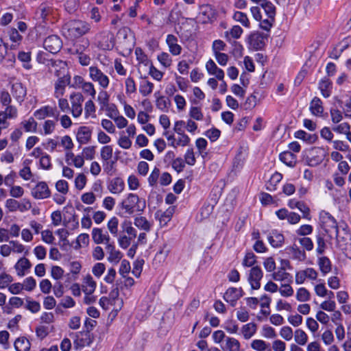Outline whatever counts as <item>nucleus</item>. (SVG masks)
Instances as JSON below:
<instances>
[{"label": "nucleus", "mask_w": 351, "mask_h": 351, "mask_svg": "<svg viewBox=\"0 0 351 351\" xmlns=\"http://www.w3.org/2000/svg\"><path fill=\"white\" fill-rule=\"evenodd\" d=\"M12 253L22 254L27 255L29 253V250L21 243L17 240H11Z\"/></svg>", "instance_id": "50"}, {"label": "nucleus", "mask_w": 351, "mask_h": 351, "mask_svg": "<svg viewBox=\"0 0 351 351\" xmlns=\"http://www.w3.org/2000/svg\"><path fill=\"white\" fill-rule=\"evenodd\" d=\"M86 182H87L86 176L82 173H78L76 176L75 180H74L75 187L77 190L82 191L86 186Z\"/></svg>", "instance_id": "61"}, {"label": "nucleus", "mask_w": 351, "mask_h": 351, "mask_svg": "<svg viewBox=\"0 0 351 351\" xmlns=\"http://www.w3.org/2000/svg\"><path fill=\"white\" fill-rule=\"evenodd\" d=\"M31 267L30 261L27 258L22 257L16 263L14 269L18 276H24Z\"/></svg>", "instance_id": "24"}, {"label": "nucleus", "mask_w": 351, "mask_h": 351, "mask_svg": "<svg viewBox=\"0 0 351 351\" xmlns=\"http://www.w3.org/2000/svg\"><path fill=\"white\" fill-rule=\"evenodd\" d=\"M88 75L90 79L97 83L102 89L108 88L110 82V78L97 66H90L88 68Z\"/></svg>", "instance_id": "4"}, {"label": "nucleus", "mask_w": 351, "mask_h": 351, "mask_svg": "<svg viewBox=\"0 0 351 351\" xmlns=\"http://www.w3.org/2000/svg\"><path fill=\"white\" fill-rule=\"evenodd\" d=\"M213 17L214 11L210 5H205L201 7V11L199 14V19L202 23H208Z\"/></svg>", "instance_id": "31"}, {"label": "nucleus", "mask_w": 351, "mask_h": 351, "mask_svg": "<svg viewBox=\"0 0 351 351\" xmlns=\"http://www.w3.org/2000/svg\"><path fill=\"white\" fill-rule=\"evenodd\" d=\"M121 228L123 231L127 234V236L131 237L132 239H134L136 237V230L132 226L131 221H124L121 223Z\"/></svg>", "instance_id": "58"}, {"label": "nucleus", "mask_w": 351, "mask_h": 351, "mask_svg": "<svg viewBox=\"0 0 351 351\" xmlns=\"http://www.w3.org/2000/svg\"><path fill=\"white\" fill-rule=\"evenodd\" d=\"M176 136V148L178 147H186L191 143L190 137L184 132H178Z\"/></svg>", "instance_id": "40"}, {"label": "nucleus", "mask_w": 351, "mask_h": 351, "mask_svg": "<svg viewBox=\"0 0 351 351\" xmlns=\"http://www.w3.org/2000/svg\"><path fill=\"white\" fill-rule=\"evenodd\" d=\"M93 335L89 331L78 332L74 341V346L76 348L90 346L93 341Z\"/></svg>", "instance_id": "16"}, {"label": "nucleus", "mask_w": 351, "mask_h": 351, "mask_svg": "<svg viewBox=\"0 0 351 351\" xmlns=\"http://www.w3.org/2000/svg\"><path fill=\"white\" fill-rule=\"evenodd\" d=\"M232 18L236 22L240 23L243 26L245 27H250V21L245 13L237 11L234 13Z\"/></svg>", "instance_id": "52"}, {"label": "nucleus", "mask_w": 351, "mask_h": 351, "mask_svg": "<svg viewBox=\"0 0 351 351\" xmlns=\"http://www.w3.org/2000/svg\"><path fill=\"white\" fill-rule=\"evenodd\" d=\"M25 130L27 132H35L37 129V123L34 118L30 117L27 120H25L21 123Z\"/></svg>", "instance_id": "62"}, {"label": "nucleus", "mask_w": 351, "mask_h": 351, "mask_svg": "<svg viewBox=\"0 0 351 351\" xmlns=\"http://www.w3.org/2000/svg\"><path fill=\"white\" fill-rule=\"evenodd\" d=\"M221 348L225 351H240L241 343L234 337H226L224 345Z\"/></svg>", "instance_id": "30"}, {"label": "nucleus", "mask_w": 351, "mask_h": 351, "mask_svg": "<svg viewBox=\"0 0 351 351\" xmlns=\"http://www.w3.org/2000/svg\"><path fill=\"white\" fill-rule=\"evenodd\" d=\"M155 98V105L157 109L163 112H167L171 106V101L167 97L162 95L160 91H157L154 95Z\"/></svg>", "instance_id": "20"}, {"label": "nucleus", "mask_w": 351, "mask_h": 351, "mask_svg": "<svg viewBox=\"0 0 351 351\" xmlns=\"http://www.w3.org/2000/svg\"><path fill=\"white\" fill-rule=\"evenodd\" d=\"M259 5L264 11L265 16L275 17L276 8L271 2L264 0Z\"/></svg>", "instance_id": "44"}, {"label": "nucleus", "mask_w": 351, "mask_h": 351, "mask_svg": "<svg viewBox=\"0 0 351 351\" xmlns=\"http://www.w3.org/2000/svg\"><path fill=\"white\" fill-rule=\"evenodd\" d=\"M189 117L190 119L201 121L204 119V114L200 107L191 106L189 111Z\"/></svg>", "instance_id": "51"}, {"label": "nucleus", "mask_w": 351, "mask_h": 351, "mask_svg": "<svg viewBox=\"0 0 351 351\" xmlns=\"http://www.w3.org/2000/svg\"><path fill=\"white\" fill-rule=\"evenodd\" d=\"M125 93L127 95H131L136 91V86L134 78L131 76L128 77L125 80Z\"/></svg>", "instance_id": "63"}, {"label": "nucleus", "mask_w": 351, "mask_h": 351, "mask_svg": "<svg viewBox=\"0 0 351 351\" xmlns=\"http://www.w3.org/2000/svg\"><path fill=\"white\" fill-rule=\"evenodd\" d=\"M69 101L71 103L69 111L71 115L74 118L80 117L83 112L84 95L80 92H73L69 95Z\"/></svg>", "instance_id": "5"}, {"label": "nucleus", "mask_w": 351, "mask_h": 351, "mask_svg": "<svg viewBox=\"0 0 351 351\" xmlns=\"http://www.w3.org/2000/svg\"><path fill=\"white\" fill-rule=\"evenodd\" d=\"M280 160L289 167H294L296 164V156L291 152H284L280 154Z\"/></svg>", "instance_id": "35"}, {"label": "nucleus", "mask_w": 351, "mask_h": 351, "mask_svg": "<svg viewBox=\"0 0 351 351\" xmlns=\"http://www.w3.org/2000/svg\"><path fill=\"white\" fill-rule=\"evenodd\" d=\"M81 287L84 294H93L96 290L97 282L90 274H87L82 279Z\"/></svg>", "instance_id": "19"}, {"label": "nucleus", "mask_w": 351, "mask_h": 351, "mask_svg": "<svg viewBox=\"0 0 351 351\" xmlns=\"http://www.w3.org/2000/svg\"><path fill=\"white\" fill-rule=\"evenodd\" d=\"M134 223L138 228L146 232H149L152 227L151 223L145 217L142 216L136 217Z\"/></svg>", "instance_id": "46"}, {"label": "nucleus", "mask_w": 351, "mask_h": 351, "mask_svg": "<svg viewBox=\"0 0 351 351\" xmlns=\"http://www.w3.org/2000/svg\"><path fill=\"white\" fill-rule=\"evenodd\" d=\"M69 271L73 280H76L82 270V266L80 261H71L69 264Z\"/></svg>", "instance_id": "49"}, {"label": "nucleus", "mask_w": 351, "mask_h": 351, "mask_svg": "<svg viewBox=\"0 0 351 351\" xmlns=\"http://www.w3.org/2000/svg\"><path fill=\"white\" fill-rule=\"evenodd\" d=\"M263 276L261 269L258 267H253L249 274L248 281L253 289H258L261 287V280Z\"/></svg>", "instance_id": "14"}, {"label": "nucleus", "mask_w": 351, "mask_h": 351, "mask_svg": "<svg viewBox=\"0 0 351 351\" xmlns=\"http://www.w3.org/2000/svg\"><path fill=\"white\" fill-rule=\"evenodd\" d=\"M53 12V8L46 4H41L38 8L36 15L38 19H41L43 21L47 20L48 16Z\"/></svg>", "instance_id": "36"}, {"label": "nucleus", "mask_w": 351, "mask_h": 351, "mask_svg": "<svg viewBox=\"0 0 351 351\" xmlns=\"http://www.w3.org/2000/svg\"><path fill=\"white\" fill-rule=\"evenodd\" d=\"M121 215L130 217L135 213L142 212L145 208V201L134 193H129L119 204Z\"/></svg>", "instance_id": "1"}, {"label": "nucleus", "mask_w": 351, "mask_h": 351, "mask_svg": "<svg viewBox=\"0 0 351 351\" xmlns=\"http://www.w3.org/2000/svg\"><path fill=\"white\" fill-rule=\"evenodd\" d=\"M135 55L136 56V60L139 64H142L145 66H148L152 64V62L149 60L147 55L143 52V51L141 48H136Z\"/></svg>", "instance_id": "57"}, {"label": "nucleus", "mask_w": 351, "mask_h": 351, "mask_svg": "<svg viewBox=\"0 0 351 351\" xmlns=\"http://www.w3.org/2000/svg\"><path fill=\"white\" fill-rule=\"evenodd\" d=\"M90 41L88 38H82L75 42L73 45L67 49L69 53L73 55H77L88 51Z\"/></svg>", "instance_id": "18"}, {"label": "nucleus", "mask_w": 351, "mask_h": 351, "mask_svg": "<svg viewBox=\"0 0 351 351\" xmlns=\"http://www.w3.org/2000/svg\"><path fill=\"white\" fill-rule=\"evenodd\" d=\"M309 110L313 115L321 117L324 112L322 100L319 97H315L310 102Z\"/></svg>", "instance_id": "29"}, {"label": "nucleus", "mask_w": 351, "mask_h": 351, "mask_svg": "<svg viewBox=\"0 0 351 351\" xmlns=\"http://www.w3.org/2000/svg\"><path fill=\"white\" fill-rule=\"evenodd\" d=\"M91 130L86 126H81L78 128L76 138L79 143L86 144L91 138Z\"/></svg>", "instance_id": "26"}, {"label": "nucleus", "mask_w": 351, "mask_h": 351, "mask_svg": "<svg viewBox=\"0 0 351 351\" xmlns=\"http://www.w3.org/2000/svg\"><path fill=\"white\" fill-rule=\"evenodd\" d=\"M11 84V93L14 98L19 103H21L26 95V88L20 82H10Z\"/></svg>", "instance_id": "17"}, {"label": "nucleus", "mask_w": 351, "mask_h": 351, "mask_svg": "<svg viewBox=\"0 0 351 351\" xmlns=\"http://www.w3.org/2000/svg\"><path fill=\"white\" fill-rule=\"evenodd\" d=\"M317 264L321 272L326 275L332 269L331 262L328 258L326 256L321 257L318 259Z\"/></svg>", "instance_id": "38"}, {"label": "nucleus", "mask_w": 351, "mask_h": 351, "mask_svg": "<svg viewBox=\"0 0 351 351\" xmlns=\"http://www.w3.org/2000/svg\"><path fill=\"white\" fill-rule=\"evenodd\" d=\"M295 137L298 139H302L309 144L315 143L318 138L317 136L315 134H308L303 130H298L295 132Z\"/></svg>", "instance_id": "34"}, {"label": "nucleus", "mask_w": 351, "mask_h": 351, "mask_svg": "<svg viewBox=\"0 0 351 351\" xmlns=\"http://www.w3.org/2000/svg\"><path fill=\"white\" fill-rule=\"evenodd\" d=\"M124 188L125 183L121 178H113L108 186L109 191L113 194H120L123 191Z\"/></svg>", "instance_id": "27"}, {"label": "nucleus", "mask_w": 351, "mask_h": 351, "mask_svg": "<svg viewBox=\"0 0 351 351\" xmlns=\"http://www.w3.org/2000/svg\"><path fill=\"white\" fill-rule=\"evenodd\" d=\"M318 277L317 271L311 267H308L296 272L295 282L297 284H303L306 280H315Z\"/></svg>", "instance_id": "10"}, {"label": "nucleus", "mask_w": 351, "mask_h": 351, "mask_svg": "<svg viewBox=\"0 0 351 351\" xmlns=\"http://www.w3.org/2000/svg\"><path fill=\"white\" fill-rule=\"evenodd\" d=\"M205 67L209 75L215 76L216 79L219 81L223 80L225 76L224 71L219 68L212 59L206 62Z\"/></svg>", "instance_id": "21"}, {"label": "nucleus", "mask_w": 351, "mask_h": 351, "mask_svg": "<svg viewBox=\"0 0 351 351\" xmlns=\"http://www.w3.org/2000/svg\"><path fill=\"white\" fill-rule=\"evenodd\" d=\"M61 39L56 35H51L46 38L43 42L44 48L51 53H58L62 48Z\"/></svg>", "instance_id": "8"}, {"label": "nucleus", "mask_w": 351, "mask_h": 351, "mask_svg": "<svg viewBox=\"0 0 351 351\" xmlns=\"http://www.w3.org/2000/svg\"><path fill=\"white\" fill-rule=\"evenodd\" d=\"M31 195L36 199H43L50 197L51 191L45 182H39L32 188Z\"/></svg>", "instance_id": "7"}, {"label": "nucleus", "mask_w": 351, "mask_h": 351, "mask_svg": "<svg viewBox=\"0 0 351 351\" xmlns=\"http://www.w3.org/2000/svg\"><path fill=\"white\" fill-rule=\"evenodd\" d=\"M91 236L93 242L97 244L104 243L106 245L111 243L110 237L107 232H104L101 228H94L92 230Z\"/></svg>", "instance_id": "15"}, {"label": "nucleus", "mask_w": 351, "mask_h": 351, "mask_svg": "<svg viewBox=\"0 0 351 351\" xmlns=\"http://www.w3.org/2000/svg\"><path fill=\"white\" fill-rule=\"evenodd\" d=\"M30 345V342L25 337H19L14 342L16 351H29Z\"/></svg>", "instance_id": "45"}, {"label": "nucleus", "mask_w": 351, "mask_h": 351, "mask_svg": "<svg viewBox=\"0 0 351 351\" xmlns=\"http://www.w3.org/2000/svg\"><path fill=\"white\" fill-rule=\"evenodd\" d=\"M62 29L65 36L78 38L88 34L91 29V25L84 21L74 20L66 23Z\"/></svg>", "instance_id": "2"}, {"label": "nucleus", "mask_w": 351, "mask_h": 351, "mask_svg": "<svg viewBox=\"0 0 351 351\" xmlns=\"http://www.w3.org/2000/svg\"><path fill=\"white\" fill-rule=\"evenodd\" d=\"M240 297V291L235 289L231 288L227 290L224 294V300L228 303V305L234 306L237 304V300Z\"/></svg>", "instance_id": "28"}, {"label": "nucleus", "mask_w": 351, "mask_h": 351, "mask_svg": "<svg viewBox=\"0 0 351 351\" xmlns=\"http://www.w3.org/2000/svg\"><path fill=\"white\" fill-rule=\"evenodd\" d=\"M175 212V208L173 206L169 207L165 212L160 213L158 215V219L160 224L163 226L166 225L171 219Z\"/></svg>", "instance_id": "48"}, {"label": "nucleus", "mask_w": 351, "mask_h": 351, "mask_svg": "<svg viewBox=\"0 0 351 351\" xmlns=\"http://www.w3.org/2000/svg\"><path fill=\"white\" fill-rule=\"evenodd\" d=\"M250 347L255 351H271L269 344L262 339H254L250 343Z\"/></svg>", "instance_id": "37"}, {"label": "nucleus", "mask_w": 351, "mask_h": 351, "mask_svg": "<svg viewBox=\"0 0 351 351\" xmlns=\"http://www.w3.org/2000/svg\"><path fill=\"white\" fill-rule=\"evenodd\" d=\"M318 88L320 90L322 95L324 98H328L332 94V82L329 78L324 77L319 82Z\"/></svg>", "instance_id": "23"}, {"label": "nucleus", "mask_w": 351, "mask_h": 351, "mask_svg": "<svg viewBox=\"0 0 351 351\" xmlns=\"http://www.w3.org/2000/svg\"><path fill=\"white\" fill-rule=\"evenodd\" d=\"M272 278L274 280L280 281L283 283H290L292 282V276L290 274L285 271L282 268L272 274Z\"/></svg>", "instance_id": "33"}, {"label": "nucleus", "mask_w": 351, "mask_h": 351, "mask_svg": "<svg viewBox=\"0 0 351 351\" xmlns=\"http://www.w3.org/2000/svg\"><path fill=\"white\" fill-rule=\"evenodd\" d=\"M319 222L326 232L334 233L336 237L338 236L339 229L337 221L329 213L322 210L319 213Z\"/></svg>", "instance_id": "3"}, {"label": "nucleus", "mask_w": 351, "mask_h": 351, "mask_svg": "<svg viewBox=\"0 0 351 351\" xmlns=\"http://www.w3.org/2000/svg\"><path fill=\"white\" fill-rule=\"evenodd\" d=\"M267 240L272 247H280L284 243L285 237L282 234L274 230L269 232Z\"/></svg>", "instance_id": "25"}, {"label": "nucleus", "mask_w": 351, "mask_h": 351, "mask_svg": "<svg viewBox=\"0 0 351 351\" xmlns=\"http://www.w3.org/2000/svg\"><path fill=\"white\" fill-rule=\"evenodd\" d=\"M99 38L98 47L104 50H110L114 47V36L113 34L108 31L102 32L97 35Z\"/></svg>", "instance_id": "11"}, {"label": "nucleus", "mask_w": 351, "mask_h": 351, "mask_svg": "<svg viewBox=\"0 0 351 351\" xmlns=\"http://www.w3.org/2000/svg\"><path fill=\"white\" fill-rule=\"evenodd\" d=\"M243 34V29L239 25H234L230 31L225 32V37L227 40H230L231 38L237 39Z\"/></svg>", "instance_id": "55"}, {"label": "nucleus", "mask_w": 351, "mask_h": 351, "mask_svg": "<svg viewBox=\"0 0 351 351\" xmlns=\"http://www.w3.org/2000/svg\"><path fill=\"white\" fill-rule=\"evenodd\" d=\"M154 85L149 80L143 81L139 86V93L143 97L149 95L154 90Z\"/></svg>", "instance_id": "43"}, {"label": "nucleus", "mask_w": 351, "mask_h": 351, "mask_svg": "<svg viewBox=\"0 0 351 351\" xmlns=\"http://www.w3.org/2000/svg\"><path fill=\"white\" fill-rule=\"evenodd\" d=\"M248 42L251 47L257 50L263 46V37L260 33L254 32L249 36Z\"/></svg>", "instance_id": "32"}, {"label": "nucleus", "mask_w": 351, "mask_h": 351, "mask_svg": "<svg viewBox=\"0 0 351 351\" xmlns=\"http://www.w3.org/2000/svg\"><path fill=\"white\" fill-rule=\"evenodd\" d=\"M117 144L122 149H129L132 147V141L129 136L121 134L117 140Z\"/></svg>", "instance_id": "59"}, {"label": "nucleus", "mask_w": 351, "mask_h": 351, "mask_svg": "<svg viewBox=\"0 0 351 351\" xmlns=\"http://www.w3.org/2000/svg\"><path fill=\"white\" fill-rule=\"evenodd\" d=\"M279 334L282 339L289 341L292 339L294 332L291 327L286 326L280 328Z\"/></svg>", "instance_id": "64"}, {"label": "nucleus", "mask_w": 351, "mask_h": 351, "mask_svg": "<svg viewBox=\"0 0 351 351\" xmlns=\"http://www.w3.org/2000/svg\"><path fill=\"white\" fill-rule=\"evenodd\" d=\"M59 147H61L66 151H71L74 147L72 138L69 135L59 136Z\"/></svg>", "instance_id": "47"}, {"label": "nucleus", "mask_w": 351, "mask_h": 351, "mask_svg": "<svg viewBox=\"0 0 351 351\" xmlns=\"http://www.w3.org/2000/svg\"><path fill=\"white\" fill-rule=\"evenodd\" d=\"M169 51L173 56H178L182 52V47L178 43V38L173 34H168L166 38Z\"/></svg>", "instance_id": "22"}, {"label": "nucleus", "mask_w": 351, "mask_h": 351, "mask_svg": "<svg viewBox=\"0 0 351 351\" xmlns=\"http://www.w3.org/2000/svg\"><path fill=\"white\" fill-rule=\"evenodd\" d=\"M294 341L295 343L300 346H304L308 342V335L302 329L298 328L294 331Z\"/></svg>", "instance_id": "42"}, {"label": "nucleus", "mask_w": 351, "mask_h": 351, "mask_svg": "<svg viewBox=\"0 0 351 351\" xmlns=\"http://www.w3.org/2000/svg\"><path fill=\"white\" fill-rule=\"evenodd\" d=\"M71 76L69 75H64L59 77L54 83V93L53 96L55 98H61L65 94L66 86L70 84Z\"/></svg>", "instance_id": "9"}, {"label": "nucleus", "mask_w": 351, "mask_h": 351, "mask_svg": "<svg viewBox=\"0 0 351 351\" xmlns=\"http://www.w3.org/2000/svg\"><path fill=\"white\" fill-rule=\"evenodd\" d=\"M108 254L107 260L112 265H117L123 257V254L117 250L113 242L105 247Z\"/></svg>", "instance_id": "13"}, {"label": "nucleus", "mask_w": 351, "mask_h": 351, "mask_svg": "<svg viewBox=\"0 0 351 351\" xmlns=\"http://www.w3.org/2000/svg\"><path fill=\"white\" fill-rule=\"evenodd\" d=\"M95 105L93 101V99H89L86 101L84 106V113L86 118L90 117H95Z\"/></svg>", "instance_id": "60"}, {"label": "nucleus", "mask_w": 351, "mask_h": 351, "mask_svg": "<svg viewBox=\"0 0 351 351\" xmlns=\"http://www.w3.org/2000/svg\"><path fill=\"white\" fill-rule=\"evenodd\" d=\"M83 93L86 95H89L92 99H94L96 95V89L93 82L86 81L80 88Z\"/></svg>", "instance_id": "53"}, {"label": "nucleus", "mask_w": 351, "mask_h": 351, "mask_svg": "<svg viewBox=\"0 0 351 351\" xmlns=\"http://www.w3.org/2000/svg\"><path fill=\"white\" fill-rule=\"evenodd\" d=\"M324 158V150L322 147H315L308 151L306 157V162L308 166L316 167L322 162Z\"/></svg>", "instance_id": "6"}, {"label": "nucleus", "mask_w": 351, "mask_h": 351, "mask_svg": "<svg viewBox=\"0 0 351 351\" xmlns=\"http://www.w3.org/2000/svg\"><path fill=\"white\" fill-rule=\"evenodd\" d=\"M256 332V325L254 323H248L247 324H245L244 326H243L241 328V333L245 339H250L252 337L254 336Z\"/></svg>", "instance_id": "39"}, {"label": "nucleus", "mask_w": 351, "mask_h": 351, "mask_svg": "<svg viewBox=\"0 0 351 351\" xmlns=\"http://www.w3.org/2000/svg\"><path fill=\"white\" fill-rule=\"evenodd\" d=\"M110 119H112L115 124L116 126L119 129H123L128 126V120L122 115H120L119 114V111L116 110L114 111V115H108Z\"/></svg>", "instance_id": "41"}, {"label": "nucleus", "mask_w": 351, "mask_h": 351, "mask_svg": "<svg viewBox=\"0 0 351 351\" xmlns=\"http://www.w3.org/2000/svg\"><path fill=\"white\" fill-rule=\"evenodd\" d=\"M157 60L165 68H169L172 64V58L167 52H162L157 56Z\"/></svg>", "instance_id": "56"}, {"label": "nucleus", "mask_w": 351, "mask_h": 351, "mask_svg": "<svg viewBox=\"0 0 351 351\" xmlns=\"http://www.w3.org/2000/svg\"><path fill=\"white\" fill-rule=\"evenodd\" d=\"M34 116L39 120H43L47 117H52L57 120L59 117V112L55 107L45 106L36 110L34 113Z\"/></svg>", "instance_id": "12"}, {"label": "nucleus", "mask_w": 351, "mask_h": 351, "mask_svg": "<svg viewBox=\"0 0 351 351\" xmlns=\"http://www.w3.org/2000/svg\"><path fill=\"white\" fill-rule=\"evenodd\" d=\"M119 219L117 217H111L107 223V228L109 232L114 237L118 235Z\"/></svg>", "instance_id": "54"}]
</instances>
